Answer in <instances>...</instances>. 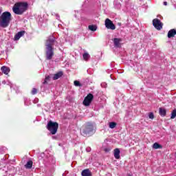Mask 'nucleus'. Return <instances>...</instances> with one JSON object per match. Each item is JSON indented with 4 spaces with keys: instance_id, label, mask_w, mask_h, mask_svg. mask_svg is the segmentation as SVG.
<instances>
[{
    "instance_id": "nucleus-11",
    "label": "nucleus",
    "mask_w": 176,
    "mask_h": 176,
    "mask_svg": "<svg viewBox=\"0 0 176 176\" xmlns=\"http://www.w3.org/2000/svg\"><path fill=\"white\" fill-rule=\"evenodd\" d=\"M176 35V30L171 29L168 32V38H174Z\"/></svg>"
},
{
    "instance_id": "nucleus-16",
    "label": "nucleus",
    "mask_w": 176,
    "mask_h": 176,
    "mask_svg": "<svg viewBox=\"0 0 176 176\" xmlns=\"http://www.w3.org/2000/svg\"><path fill=\"white\" fill-rule=\"evenodd\" d=\"M159 113H160V116L164 117V116H166L167 111H166L165 109L160 107L159 109Z\"/></svg>"
},
{
    "instance_id": "nucleus-22",
    "label": "nucleus",
    "mask_w": 176,
    "mask_h": 176,
    "mask_svg": "<svg viewBox=\"0 0 176 176\" xmlns=\"http://www.w3.org/2000/svg\"><path fill=\"white\" fill-rule=\"evenodd\" d=\"M49 80H50V76H47L45 77L44 82H43V85H47V82H49Z\"/></svg>"
},
{
    "instance_id": "nucleus-12",
    "label": "nucleus",
    "mask_w": 176,
    "mask_h": 176,
    "mask_svg": "<svg viewBox=\"0 0 176 176\" xmlns=\"http://www.w3.org/2000/svg\"><path fill=\"white\" fill-rule=\"evenodd\" d=\"M63 75H64V73L63 72H58V73L55 74L53 76V80H57V79H60V78H61V76H63Z\"/></svg>"
},
{
    "instance_id": "nucleus-14",
    "label": "nucleus",
    "mask_w": 176,
    "mask_h": 176,
    "mask_svg": "<svg viewBox=\"0 0 176 176\" xmlns=\"http://www.w3.org/2000/svg\"><path fill=\"white\" fill-rule=\"evenodd\" d=\"M82 176H92L91 172L89 169H85L81 173Z\"/></svg>"
},
{
    "instance_id": "nucleus-8",
    "label": "nucleus",
    "mask_w": 176,
    "mask_h": 176,
    "mask_svg": "<svg viewBox=\"0 0 176 176\" xmlns=\"http://www.w3.org/2000/svg\"><path fill=\"white\" fill-rule=\"evenodd\" d=\"M104 25L107 30H116V26L113 24V22L108 18L105 19Z\"/></svg>"
},
{
    "instance_id": "nucleus-26",
    "label": "nucleus",
    "mask_w": 176,
    "mask_h": 176,
    "mask_svg": "<svg viewBox=\"0 0 176 176\" xmlns=\"http://www.w3.org/2000/svg\"><path fill=\"white\" fill-rule=\"evenodd\" d=\"M148 118L149 119H155V115L153 114V113H149Z\"/></svg>"
},
{
    "instance_id": "nucleus-13",
    "label": "nucleus",
    "mask_w": 176,
    "mask_h": 176,
    "mask_svg": "<svg viewBox=\"0 0 176 176\" xmlns=\"http://www.w3.org/2000/svg\"><path fill=\"white\" fill-rule=\"evenodd\" d=\"M1 70L5 75H8L10 72V69L6 66L1 67Z\"/></svg>"
},
{
    "instance_id": "nucleus-4",
    "label": "nucleus",
    "mask_w": 176,
    "mask_h": 176,
    "mask_svg": "<svg viewBox=\"0 0 176 176\" xmlns=\"http://www.w3.org/2000/svg\"><path fill=\"white\" fill-rule=\"evenodd\" d=\"M94 131V125L91 122H87L81 129V134L84 137L90 135Z\"/></svg>"
},
{
    "instance_id": "nucleus-25",
    "label": "nucleus",
    "mask_w": 176,
    "mask_h": 176,
    "mask_svg": "<svg viewBox=\"0 0 176 176\" xmlns=\"http://www.w3.org/2000/svg\"><path fill=\"white\" fill-rule=\"evenodd\" d=\"M74 83V85H76V87H80V86H82V84H80V82L78 80H75Z\"/></svg>"
},
{
    "instance_id": "nucleus-6",
    "label": "nucleus",
    "mask_w": 176,
    "mask_h": 176,
    "mask_svg": "<svg viewBox=\"0 0 176 176\" xmlns=\"http://www.w3.org/2000/svg\"><path fill=\"white\" fill-rule=\"evenodd\" d=\"M94 98V96H93V94H87V96L85 98L82 102L83 105H85V107L90 106Z\"/></svg>"
},
{
    "instance_id": "nucleus-23",
    "label": "nucleus",
    "mask_w": 176,
    "mask_h": 176,
    "mask_svg": "<svg viewBox=\"0 0 176 176\" xmlns=\"http://www.w3.org/2000/svg\"><path fill=\"white\" fill-rule=\"evenodd\" d=\"M176 118V109H174L171 113L170 119H175Z\"/></svg>"
},
{
    "instance_id": "nucleus-20",
    "label": "nucleus",
    "mask_w": 176,
    "mask_h": 176,
    "mask_svg": "<svg viewBox=\"0 0 176 176\" xmlns=\"http://www.w3.org/2000/svg\"><path fill=\"white\" fill-rule=\"evenodd\" d=\"M82 57L84 60H85V61H87V60H89V58L90 57V55H89L88 53L85 52L83 54Z\"/></svg>"
},
{
    "instance_id": "nucleus-5",
    "label": "nucleus",
    "mask_w": 176,
    "mask_h": 176,
    "mask_svg": "<svg viewBox=\"0 0 176 176\" xmlns=\"http://www.w3.org/2000/svg\"><path fill=\"white\" fill-rule=\"evenodd\" d=\"M46 129L52 135H54L58 130V122L50 120L46 126Z\"/></svg>"
},
{
    "instance_id": "nucleus-3",
    "label": "nucleus",
    "mask_w": 176,
    "mask_h": 176,
    "mask_svg": "<svg viewBox=\"0 0 176 176\" xmlns=\"http://www.w3.org/2000/svg\"><path fill=\"white\" fill-rule=\"evenodd\" d=\"M10 21H12V14L8 11L3 12L0 16V27L2 28L9 27Z\"/></svg>"
},
{
    "instance_id": "nucleus-19",
    "label": "nucleus",
    "mask_w": 176,
    "mask_h": 176,
    "mask_svg": "<svg viewBox=\"0 0 176 176\" xmlns=\"http://www.w3.org/2000/svg\"><path fill=\"white\" fill-rule=\"evenodd\" d=\"M89 30L90 31H97V26L94 25H90L88 26Z\"/></svg>"
},
{
    "instance_id": "nucleus-17",
    "label": "nucleus",
    "mask_w": 176,
    "mask_h": 176,
    "mask_svg": "<svg viewBox=\"0 0 176 176\" xmlns=\"http://www.w3.org/2000/svg\"><path fill=\"white\" fill-rule=\"evenodd\" d=\"M162 148H163V146L159 144L157 142H155L153 144V149H162Z\"/></svg>"
},
{
    "instance_id": "nucleus-15",
    "label": "nucleus",
    "mask_w": 176,
    "mask_h": 176,
    "mask_svg": "<svg viewBox=\"0 0 176 176\" xmlns=\"http://www.w3.org/2000/svg\"><path fill=\"white\" fill-rule=\"evenodd\" d=\"M115 159H120V150L119 148L114 149Z\"/></svg>"
},
{
    "instance_id": "nucleus-2",
    "label": "nucleus",
    "mask_w": 176,
    "mask_h": 176,
    "mask_svg": "<svg viewBox=\"0 0 176 176\" xmlns=\"http://www.w3.org/2000/svg\"><path fill=\"white\" fill-rule=\"evenodd\" d=\"M27 10H28V3L27 2L16 3L12 8V12L15 14L21 15L24 12H27Z\"/></svg>"
},
{
    "instance_id": "nucleus-27",
    "label": "nucleus",
    "mask_w": 176,
    "mask_h": 176,
    "mask_svg": "<svg viewBox=\"0 0 176 176\" xmlns=\"http://www.w3.org/2000/svg\"><path fill=\"white\" fill-rule=\"evenodd\" d=\"M110 151V148H104V152H109Z\"/></svg>"
},
{
    "instance_id": "nucleus-29",
    "label": "nucleus",
    "mask_w": 176,
    "mask_h": 176,
    "mask_svg": "<svg viewBox=\"0 0 176 176\" xmlns=\"http://www.w3.org/2000/svg\"><path fill=\"white\" fill-rule=\"evenodd\" d=\"M1 13H2V10H0V14H1Z\"/></svg>"
},
{
    "instance_id": "nucleus-10",
    "label": "nucleus",
    "mask_w": 176,
    "mask_h": 176,
    "mask_svg": "<svg viewBox=\"0 0 176 176\" xmlns=\"http://www.w3.org/2000/svg\"><path fill=\"white\" fill-rule=\"evenodd\" d=\"M25 34V31H21L19 32L16 34L14 36V40L19 41L21 38V36H23V35Z\"/></svg>"
},
{
    "instance_id": "nucleus-24",
    "label": "nucleus",
    "mask_w": 176,
    "mask_h": 176,
    "mask_svg": "<svg viewBox=\"0 0 176 176\" xmlns=\"http://www.w3.org/2000/svg\"><path fill=\"white\" fill-rule=\"evenodd\" d=\"M31 93L32 96H35V94H37L38 93V89H36V88H33Z\"/></svg>"
},
{
    "instance_id": "nucleus-1",
    "label": "nucleus",
    "mask_w": 176,
    "mask_h": 176,
    "mask_svg": "<svg viewBox=\"0 0 176 176\" xmlns=\"http://www.w3.org/2000/svg\"><path fill=\"white\" fill-rule=\"evenodd\" d=\"M56 42V38L51 36L46 40L45 42V58L46 60H52L53 56H54V43Z\"/></svg>"
},
{
    "instance_id": "nucleus-28",
    "label": "nucleus",
    "mask_w": 176,
    "mask_h": 176,
    "mask_svg": "<svg viewBox=\"0 0 176 176\" xmlns=\"http://www.w3.org/2000/svg\"><path fill=\"white\" fill-rule=\"evenodd\" d=\"M164 6H167V1H164Z\"/></svg>"
},
{
    "instance_id": "nucleus-21",
    "label": "nucleus",
    "mask_w": 176,
    "mask_h": 176,
    "mask_svg": "<svg viewBox=\"0 0 176 176\" xmlns=\"http://www.w3.org/2000/svg\"><path fill=\"white\" fill-rule=\"evenodd\" d=\"M117 124H116V122H109V128L110 129H115V127H116Z\"/></svg>"
},
{
    "instance_id": "nucleus-18",
    "label": "nucleus",
    "mask_w": 176,
    "mask_h": 176,
    "mask_svg": "<svg viewBox=\"0 0 176 176\" xmlns=\"http://www.w3.org/2000/svg\"><path fill=\"white\" fill-rule=\"evenodd\" d=\"M32 164H34V162H32V160H30V161H28V162H27V164L25 165V167L26 168H28V169L32 168Z\"/></svg>"
},
{
    "instance_id": "nucleus-7",
    "label": "nucleus",
    "mask_w": 176,
    "mask_h": 176,
    "mask_svg": "<svg viewBox=\"0 0 176 176\" xmlns=\"http://www.w3.org/2000/svg\"><path fill=\"white\" fill-rule=\"evenodd\" d=\"M153 25L158 31H160L163 28V23L159 19H154L153 20Z\"/></svg>"
},
{
    "instance_id": "nucleus-9",
    "label": "nucleus",
    "mask_w": 176,
    "mask_h": 176,
    "mask_svg": "<svg viewBox=\"0 0 176 176\" xmlns=\"http://www.w3.org/2000/svg\"><path fill=\"white\" fill-rule=\"evenodd\" d=\"M123 40L122 38H114L113 39V42L114 43L115 47H122V44L120 42H122Z\"/></svg>"
}]
</instances>
